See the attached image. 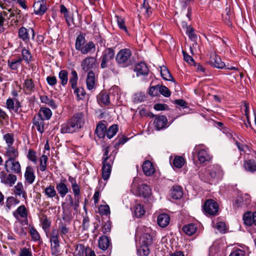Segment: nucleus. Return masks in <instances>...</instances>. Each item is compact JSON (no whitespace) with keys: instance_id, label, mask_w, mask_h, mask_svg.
Returning <instances> with one entry per match:
<instances>
[{"instance_id":"obj_1","label":"nucleus","mask_w":256,"mask_h":256,"mask_svg":"<svg viewBox=\"0 0 256 256\" xmlns=\"http://www.w3.org/2000/svg\"><path fill=\"white\" fill-rule=\"evenodd\" d=\"M84 124V114L76 113L68 120L61 126L62 134H72L80 131Z\"/></svg>"},{"instance_id":"obj_2","label":"nucleus","mask_w":256,"mask_h":256,"mask_svg":"<svg viewBox=\"0 0 256 256\" xmlns=\"http://www.w3.org/2000/svg\"><path fill=\"white\" fill-rule=\"evenodd\" d=\"M104 154L102 158V178L104 180H108L112 172V166L114 164L117 152L113 151L109 154V146L104 149Z\"/></svg>"},{"instance_id":"obj_3","label":"nucleus","mask_w":256,"mask_h":256,"mask_svg":"<svg viewBox=\"0 0 256 256\" xmlns=\"http://www.w3.org/2000/svg\"><path fill=\"white\" fill-rule=\"evenodd\" d=\"M132 52L130 48H124L117 53L115 60L118 66L126 68L132 64Z\"/></svg>"},{"instance_id":"obj_4","label":"nucleus","mask_w":256,"mask_h":256,"mask_svg":"<svg viewBox=\"0 0 256 256\" xmlns=\"http://www.w3.org/2000/svg\"><path fill=\"white\" fill-rule=\"evenodd\" d=\"M115 57L114 48H106L102 52L100 58V68H106L110 67Z\"/></svg>"},{"instance_id":"obj_5","label":"nucleus","mask_w":256,"mask_h":256,"mask_svg":"<svg viewBox=\"0 0 256 256\" xmlns=\"http://www.w3.org/2000/svg\"><path fill=\"white\" fill-rule=\"evenodd\" d=\"M58 230L53 229L50 236V251L53 256H59L60 255V242L59 240Z\"/></svg>"},{"instance_id":"obj_6","label":"nucleus","mask_w":256,"mask_h":256,"mask_svg":"<svg viewBox=\"0 0 256 256\" xmlns=\"http://www.w3.org/2000/svg\"><path fill=\"white\" fill-rule=\"evenodd\" d=\"M219 207L218 203L212 199L206 200L202 206L204 213L206 216H214L218 214Z\"/></svg>"},{"instance_id":"obj_7","label":"nucleus","mask_w":256,"mask_h":256,"mask_svg":"<svg viewBox=\"0 0 256 256\" xmlns=\"http://www.w3.org/2000/svg\"><path fill=\"white\" fill-rule=\"evenodd\" d=\"M152 117L155 118L154 124L156 130H160L166 128L168 119L165 116L152 114Z\"/></svg>"},{"instance_id":"obj_8","label":"nucleus","mask_w":256,"mask_h":256,"mask_svg":"<svg viewBox=\"0 0 256 256\" xmlns=\"http://www.w3.org/2000/svg\"><path fill=\"white\" fill-rule=\"evenodd\" d=\"M134 72L137 76H145L148 74L150 70L147 64L144 62H140L136 64Z\"/></svg>"},{"instance_id":"obj_9","label":"nucleus","mask_w":256,"mask_h":256,"mask_svg":"<svg viewBox=\"0 0 256 256\" xmlns=\"http://www.w3.org/2000/svg\"><path fill=\"white\" fill-rule=\"evenodd\" d=\"M67 180L66 178H61L58 182L56 183V189L62 198H64L69 192L70 190L68 187L66 182Z\"/></svg>"},{"instance_id":"obj_10","label":"nucleus","mask_w":256,"mask_h":256,"mask_svg":"<svg viewBox=\"0 0 256 256\" xmlns=\"http://www.w3.org/2000/svg\"><path fill=\"white\" fill-rule=\"evenodd\" d=\"M33 7L36 14L43 15L46 11V2L44 0H38L34 4Z\"/></svg>"},{"instance_id":"obj_11","label":"nucleus","mask_w":256,"mask_h":256,"mask_svg":"<svg viewBox=\"0 0 256 256\" xmlns=\"http://www.w3.org/2000/svg\"><path fill=\"white\" fill-rule=\"evenodd\" d=\"M0 178L2 183L8 185L10 186H12L16 181V176L10 173L7 174L2 172L0 174Z\"/></svg>"},{"instance_id":"obj_12","label":"nucleus","mask_w":256,"mask_h":256,"mask_svg":"<svg viewBox=\"0 0 256 256\" xmlns=\"http://www.w3.org/2000/svg\"><path fill=\"white\" fill-rule=\"evenodd\" d=\"M96 59L92 56H88L81 63L82 70L85 72L92 69L95 64Z\"/></svg>"},{"instance_id":"obj_13","label":"nucleus","mask_w":256,"mask_h":256,"mask_svg":"<svg viewBox=\"0 0 256 256\" xmlns=\"http://www.w3.org/2000/svg\"><path fill=\"white\" fill-rule=\"evenodd\" d=\"M208 64L212 67L218 68H223L225 66V64L221 60L220 58L217 54L210 56Z\"/></svg>"},{"instance_id":"obj_14","label":"nucleus","mask_w":256,"mask_h":256,"mask_svg":"<svg viewBox=\"0 0 256 256\" xmlns=\"http://www.w3.org/2000/svg\"><path fill=\"white\" fill-rule=\"evenodd\" d=\"M198 158L200 162L204 164L210 161L212 156L210 154L208 150L202 148L198 151Z\"/></svg>"},{"instance_id":"obj_15","label":"nucleus","mask_w":256,"mask_h":256,"mask_svg":"<svg viewBox=\"0 0 256 256\" xmlns=\"http://www.w3.org/2000/svg\"><path fill=\"white\" fill-rule=\"evenodd\" d=\"M62 218L64 221V222L70 224L72 209L70 208L69 205L67 204L66 202H62Z\"/></svg>"},{"instance_id":"obj_16","label":"nucleus","mask_w":256,"mask_h":256,"mask_svg":"<svg viewBox=\"0 0 256 256\" xmlns=\"http://www.w3.org/2000/svg\"><path fill=\"white\" fill-rule=\"evenodd\" d=\"M208 174L212 180L215 178H220L223 175V171L221 166L218 164L214 165L213 167L210 170Z\"/></svg>"},{"instance_id":"obj_17","label":"nucleus","mask_w":256,"mask_h":256,"mask_svg":"<svg viewBox=\"0 0 256 256\" xmlns=\"http://www.w3.org/2000/svg\"><path fill=\"white\" fill-rule=\"evenodd\" d=\"M98 244L100 248L102 250H106L108 248L111 250L112 248L110 240L108 236H102L100 237Z\"/></svg>"},{"instance_id":"obj_18","label":"nucleus","mask_w":256,"mask_h":256,"mask_svg":"<svg viewBox=\"0 0 256 256\" xmlns=\"http://www.w3.org/2000/svg\"><path fill=\"white\" fill-rule=\"evenodd\" d=\"M151 230L147 228L146 232L144 233L140 238V242L142 244L150 246L152 243L153 236L150 233Z\"/></svg>"},{"instance_id":"obj_19","label":"nucleus","mask_w":256,"mask_h":256,"mask_svg":"<svg viewBox=\"0 0 256 256\" xmlns=\"http://www.w3.org/2000/svg\"><path fill=\"white\" fill-rule=\"evenodd\" d=\"M142 169L144 174L146 176H151L155 172V168L152 163L149 160L144 162Z\"/></svg>"},{"instance_id":"obj_20","label":"nucleus","mask_w":256,"mask_h":256,"mask_svg":"<svg viewBox=\"0 0 256 256\" xmlns=\"http://www.w3.org/2000/svg\"><path fill=\"white\" fill-rule=\"evenodd\" d=\"M96 78L94 73L90 70L87 74L86 84L88 90H92L96 86Z\"/></svg>"},{"instance_id":"obj_21","label":"nucleus","mask_w":256,"mask_h":256,"mask_svg":"<svg viewBox=\"0 0 256 256\" xmlns=\"http://www.w3.org/2000/svg\"><path fill=\"white\" fill-rule=\"evenodd\" d=\"M34 172V169L32 166H28L26 168L24 176L26 181L28 184H32L35 180L36 176Z\"/></svg>"},{"instance_id":"obj_22","label":"nucleus","mask_w":256,"mask_h":256,"mask_svg":"<svg viewBox=\"0 0 256 256\" xmlns=\"http://www.w3.org/2000/svg\"><path fill=\"white\" fill-rule=\"evenodd\" d=\"M170 216L165 213L160 214L157 218V223L162 228L166 227L170 222Z\"/></svg>"},{"instance_id":"obj_23","label":"nucleus","mask_w":256,"mask_h":256,"mask_svg":"<svg viewBox=\"0 0 256 256\" xmlns=\"http://www.w3.org/2000/svg\"><path fill=\"white\" fill-rule=\"evenodd\" d=\"M17 215H19L21 218H24V220L22 221V225L28 224V210L24 205H21L17 208Z\"/></svg>"},{"instance_id":"obj_24","label":"nucleus","mask_w":256,"mask_h":256,"mask_svg":"<svg viewBox=\"0 0 256 256\" xmlns=\"http://www.w3.org/2000/svg\"><path fill=\"white\" fill-rule=\"evenodd\" d=\"M106 125L100 122L96 126L94 133L100 138H103L106 136Z\"/></svg>"},{"instance_id":"obj_25","label":"nucleus","mask_w":256,"mask_h":256,"mask_svg":"<svg viewBox=\"0 0 256 256\" xmlns=\"http://www.w3.org/2000/svg\"><path fill=\"white\" fill-rule=\"evenodd\" d=\"M150 186L146 184L140 185L138 188V194L144 198L148 196L150 194Z\"/></svg>"},{"instance_id":"obj_26","label":"nucleus","mask_w":256,"mask_h":256,"mask_svg":"<svg viewBox=\"0 0 256 256\" xmlns=\"http://www.w3.org/2000/svg\"><path fill=\"white\" fill-rule=\"evenodd\" d=\"M172 198L174 200H178L183 196L182 188L180 186H173L171 190Z\"/></svg>"},{"instance_id":"obj_27","label":"nucleus","mask_w":256,"mask_h":256,"mask_svg":"<svg viewBox=\"0 0 256 256\" xmlns=\"http://www.w3.org/2000/svg\"><path fill=\"white\" fill-rule=\"evenodd\" d=\"M98 103H102L105 106H108L110 104V96L106 92H101L97 96Z\"/></svg>"},{"instance_id":"obj_28","label":"nucleus","mask_w":256,"mask_h":256,"mask_svg":"<svg viewBox=\"0 0 256 256\" xmlns=\"http://www.w3.org/2000/svg\"><path fill=\"white\" fill-rule=\"evenodd\" d=\"M52 115L51 110L46 107H42L37 116L44 120H49Z\"/></svg>"},{"instance_id":"obj_29","label":"nucleus","mask_w":256,"mask_h":256,"mask_svg":"<svg viewBox=\"0 0 256 256\" xmlns=\"http://www.w3.org/2000/svg\"><path fill=\"white\" fill-rule=\"evenodd\" d=\"M15 11L16 10H14V9L12 10V8H9L7 12L6 11L0 12V28H2V26H3L4 20V16H6L7 18H9L10 17L14 16Z\"/></svg>"},{"instance_id":"obj_30","label":"nucleus","mask_w":256,"mask_h":256,"mask_svg":"<svg viewBox=\"0 0 256 256\" xmlns=\"http://www.w3.org/2000/svg\"><path fill=\"white\" fill-rule=\"evenodd\" d=\"M4 166L8 173L11 174L16 172V160L8 159L5 162Z\"/></svg>"},{"instance_id":"obj_31","label":"nucleus","mask_w":256,"mask_h":256,"mask_svg":"<svg viewBox=\"0 0 256 256\" xmlns=\"http://www.w3.org/2000/svg\"><path fill=\"white\" fill-rule=\"evenodd\" d=\"M22 58H17V63H20L24 60L27 64H29L32 57L30 52L25 48H22Z\"/></svg>"},{"instance_id":"obj_32","label":"nucleus","mask_w":256,"mask_h":256,"mask_svg":"<svg viewBox=\"0 0 256 256\" xmlns=\"http://www.w3.org/2000/svg\"><path fill=\"white\" fill-rule=\"evenodd\" d=\"M34 124L37 130L40 134H42L44 132V118L35 116L34 118Z\"/></svg>"},{"instance_id":"obj_33","label":"nucleus","mask_w":256,"mask_h":256,"mask_svg":"<svg viewBox=\"0 0 256 256\" xmlns=\"http://www.w3.org/2000/svg\"><path fill=\"white\" fill-rule=\"evenodd\" d=\"M95 44L94 42L90 41L87 42L84 46H83L80 51L82 54H86L91 52H93L95 51Z\"/></svg>"},{"instance_id":"obj_34","label":"nucleus","mask_w":256,"mask_h":256,"mask_svg":"<svg viewBox=\"0 0 256 256\" xmlns=\"http://www.w3.org/2000/svg\"><path fill=\"white\" fill-rule=\"evenodd\" d=\"M254 212L248 211L243 216L244 224L246 226H250L254 224Z\"/></svg>"},{"instance_id":"obj_35","label":"nucleus","mask_w":256,"mask_h":256,"mask_svg":"<svg viewBox=\"0 0 256 256\" xmlns=\"http://www.w3.org/2000/svg\"><path fill=\"white\" fill-rule=\"evenodd\" d=\"M40 100L42 103L47 104L53 110L56 109L58 107L55 101L52 98H50L47 96H40Z\"/></svg>"},{"instance_id":"obj_36","label":"nucleus","mask_w":256,"mask_h":256,"mask_svg":"<svg viewBox=\"0 0 256 256\" xmlns=\"http://www.w3.org/2000/svg\"><path fill=\"white\" fill-rule=\"evenodd\" d=\"M197 230V227L194 224H190L185 225L182 228V230L188 236H190L194 234Z\"/></svg>"},{"instance_id":"obj_37","label":"nucleus","mask_w":256,"mask_h":256,"mask_svg":"<svg viewBox=\"0 0 256 256\" xmlns=\"http://www.w3.org/2000/svg\"><path fill=\"white\" fill-rule=\"evenodd\" d=\"M160 74L163 79L166 80L171 81L176 84L174 78L166 67H164L161 69Z\"/></svg>"},{"instance_id":"obj_38","label":"nucleus","mask_w":256,"mask_h":256,"mask_svg":"<svg viewBox=\"0 0 256 256\" xmlns=\"http://www.w3.org/2000/svg\"><path fill=\"white\" fill-rule=\"evenodd\" d=\"M70 223H66L61 222L58 224V231L60 234L62 238L64 235H66L70 232Z\"/></svg>"},{"instance_id":"obj_39","label":"nucleus","mask_w":256,"mask_h":256,"mask_svg":"<svg viewBox=\"0 0 256 256\" xmlns=\"http://www.w3.org/2000/svg\"><path fill=\"white\" fill-rule=\"evenodd\" d=\"M29 30H30L22 26L18 30V36L20 38L26 42L29 41Z\"/></svg>"},{"instance_id":"obj_40","label":"nucleus","mask_w":256,"mask_h":256,"mask_svg":"<svg viewBox=\"0 0 256 256\" xmlns=\"http://www.w3.org/2000/svg\"><path fill=\"white\" fill-rule=\"evenodd\" d=\"M245 170L253 172L256 171V164L253 160H248L244 161V164Z\"/></svg>"},{"instance_id":"obj_41","label":"nucleus","mask_w":256,"mask_h":256,"mask_svg":"<svg viewBox=\"0 0 256 256\" xmlns=\"http://www.w3.org/2000/svg\"><path fill=\"white\" fill-rule=\"evenodd\" d=\"M74 90V94L76 96L77 100H84L86 95V92L82 87L78 88L76 86L74 88H72Z\"/></svg>"},{"instance_id":"obj_42","label":"nucleus","mask_w":256,"mask_h":256,"mask_svg":"<svg viewBox=\"0 0 256 256\" xmlns=\"http://www.w3.org/2000/svg\"><path fill=\"white\" fill-rule=\"evenodd\" d=\"M140 10L146 17H148L152 14V8L148 4V0H144Z\"/></svg>"},{"instance_id":"obj_43","label":"nucleus","mask_w":256,"mask_h":256,"mask_svg":"<svg viewBox=\"0 0 256 256\" xmlns=\"http://www.w3.org/2000/svg\"><path fill=\"white\" fill-rule=\"evenodd\" d=\"M78 75L76 70H72L69 80V84L71 86L72 88H74L77 86L78 81Z\"/></svg>"},{"instance_id":"obj_44","label":"nucleus","mask_w":256,"mask_h":256,"mask_svg":"<svg viewBox=\"0 0 256 256\" xmlns=\"http://www.w3.org/2000/svg\"><path fill=\"white\" fill-rule=\"evenodd\" d=\"M58 78L60 84L63 86H65L68 82V72L66 70H61L58 73Z\"/></svg>"},{"instance_id":"obj_45","label":"nucleus","mask_w":256,"mask_h":256,"mask_svg":"<svg viewBox=\"0 0 256 256\" xmlns=\"http://www.w3.org/2000/svg\"><path fill=\"white\" fill-rule=\"evenodd\" d=\"M118 124H112L110 126L108 130H106V134L107 138L109 139L112 138L114 135L116 134L117 132H118Z\"/></svg>"},{"instance_id":"obj_46","label":"nucleus","mask_w":256,"mask_h":256,"mask_svg":"<svg viewBox=\"0 0 256 256\" xmlns=\"http://www.w3.org/2000/svg\"><path fill=\"white\" fill-rule=\"evenodd\" d=\"M128 140L129 138H128L123 135L121 136L118 135L114 142V148L116 149H118L120 146L124 144Z\"/></svg>"},{"instance_id":"obj_47","label":"nucleus","mask_w":256,"mask_h":256,"mask_svg":"<svg viewBox=\"0 0 256 256\" xmlns=\"http://www.w3.org/2000/svg\"><path fill=\"white\" fill-rule=\"evenodd\" d=\"M44 193L48 198H52L57 196L56 190L52 185H50L46 187L44 189Z\"/></svg>"},{"instance_id":"obj_48","label":"nucleus","mask_w":256,"mask_h":256,"mask_svg":"<svg viewBox=\"0 0 256 256\" xmlns=\"http://www.w3.org/2000/svg\"><path fill=\"white\" fill-rule=\"evenodd\" d=\"M149 246L141 244L137 250V254L139 256H147L150 254Z\"/></svg>"},{"instance_id":"obj_49","label":"nucleus","mask_w":256,"mask_h":256,"mask_svg":"<svg viewBox=\"0 0 256 256\" xmlns=\"http://www.w3.org/2000/svg\"><path fill=\"white\" fill-rule=\"evenodd\" d=\"M86 42V38L82 34L78 35L76 38L75 48L76 50H80Z\"/></svg>"},{"instance_id":"obj_50","label":"nucleus","mask_w":256,"mask_h":256,"mask_svg":"<svg viewBox=\"0 0 256 256\" xmlns=\"http://www.w3.org/2000/svg\"><path fill=\"white\" fill-rule=\"evenodd\" d=\"M184 164V160L182 156H175L172 162V166L178 168H182Z\"/></svg>"},{"instance_id":"obj_51","label":"nucleus","mask_w":256,"mask_h":256,"mask_svg":"<svg viewBox=\"0 0 256 256\" xmlns=\"http://www.w3.org/2000/svg\"><path fill=\"white\" fill-rule=\"evenodd\" d=\"M41 223L42 228L44 232H46L49 229L51 225V222L48 220L46 215L43 214L41 218Z\"/></svg>"},{"instance_id":"obj_52","label":"nucleus","mask_w":256,"mask_h":256,"mask_svg":"<svg viewBox=\"0 0 256 256\" xmlns=\"http://www.w3.org/2000/svg\"><path fill=\"white\" fill-rule=\"evenodd\" d=\"M6 155L8 159L16 160V150L15 148L12 146H8Z\"/></svg>"},{"instance_id":"obj_53","label":"nucleus","mask_w":256,"mask_h":256,"mask_svg":"<svg viewBox=\"0 0 256 256\" xmlns=\"http://www.w3.org/2000/svg\"><path fill=\"white\" fill-rule=\"evenodd\" d=\"M16 192L17 196H20L21 194H22V198L26 202L27 194L24 190L23 185L22 182L17 183Z\"/></svg>"},{"instance_id":"obj_54","label":"nucleus","mask_w":256,"mask_h":256,"mask_svg":"<svg viewBox=\"0 0 256 256\" xmlns=\"http://www.w3.org/2000/svg\"><path fill=\"white\" fill-rule=\"evenodd\" d=\"M116 22L118 28L126 32H128L127 28L125 24V20L124 19L120 16H116Z\"/></svg>"},{"instance_id":"obj_55","label":"nucleus","mask_w":256,"mask_h":256,"mask_svg":"<svg viewBox=\"0 0 256 256\" xmlns=\"http://www.w3.org/2000/svg\"><path fill=\"white\" fill-rule=\"evenodd\" d=\"M134 214L137 218H140L145 214V210L142 205L138 204L134 208Z\"/></svg>"},{"instance_id":"obj_56","label":"nucleus","mask_w":256,"mask_h":256,"mask_svg":"<svg viewBox=\"0 0 256 256\" xmlns=\"http://www.w3.org/2000/svg\"><path fill=\"white\" fill-rule=\"evenodd\" d=\"M48 160V158L45 154H43L40 158V169L42 172H44L46 170Z\"/></svg>"},{"instance_id":"obj_57","label":"nucleus","mask_w":256,"mask_h":256,"mask_svg":"<svg viewBox=\"0 0 256 256\" xmlns=\"http://www.w3.org/2000/svg\"><path fill=\"white\" fill-rule=\"evenodd\" d=\"M228 256H246V252L238 248H234Z\"/></svg>"},{"instance_id":"obj_58","label":"nucleus","mask_w":256,"mask_h":256,"mask_svg":"<svg viewBox=\"0 0 256 256\" xmlns=\"http://www.w3.org/2000/svg\"><path fill=\"white\" fill-rule=\"evenodd\" d=\"M186 34L191 40L196 41L197 40V36L194 33V29L190 26L188 27Z\"/></svg>"},{"instance_id":"obj_59","label":"nucleus","mask_w":256,"mask_h":256,"mask_svg":"<svg viewBox=\"0 0 256 256\" xmlns=\"http://www.w3.org/2000/svg\"><path fill=\"white\" fill-rule=\"evenodd\" d=\"M30 233L31 235L33 241L37 242L40 240V235L37 230L34 227L32 226L30 228Z\"/></svg>"},{"instance_id":"obj_60","label":"nucleus","mask_w":256,"mask_h":256,"mask_svg":"<svg viewBox=\"0 0 256 256\" xmlns=\"http://www.w3.org/2000/svg\"><path fill=\"white\" fill-rule=\"evenodd\" d=\"M100 214L108 216L110 214V209L108 205H100L98 208Z\"/></svg>"},{"instance_id":"obj_61","label":"nucleus","mask_w":256,"mask_h":256,"mask_svg":"<svg viewBox=\"0 0 256 256\" xmlns=\"http://www.w3.org/2000/svg\"><path fill=\"white\" fill-rule=\"evenodd\" d=\"M36 152L33 150L32 149H30L28 151V153L27 154L28 158L34 162V164H36L38 161L37 156H36Z\"/></svg>"},{"instance_id":"obj_62","label":"nucleus","mask_w":256,"mask_h":256,"mask_svg":"<svg viewBox=\"0 0 256 256\" xmlns=\"http://www.w3.org/2000/svg\"><path fill=\"white\" fill-rule=\"evenodd\" d=\"M159 92L165 97H169L171 94L170 91L164 86H159L158 87Z\"/></svg>"},{"instance_id":"obj_63","label":"nucleus","mask_w":256,"mask_h":256,"mask_svg":"<svg viewBox=\"0 0 256 256\" xmlns=\"http://www.w3.org/2000/svg\"><path fill=\"white\" fill-rule=\"evenodd\" d=\"M18 256H32V253L30 248H22L20 249Z\"/></svg>"},{"instance_id":"obj_64","label":"nucleus","mask_w":256,"mask_h":256,"mask_svg":"<svg viewBox=\"0 0 256 256\" xmlns=\"http://www.w3.org/2000/svg\"><path fill=\"white\" fill-rule=\"evenodd\" d=\"M16 204V199L13 196H8L6 202V206L8 210H10Z\"/></svg>"}]
</instances>
